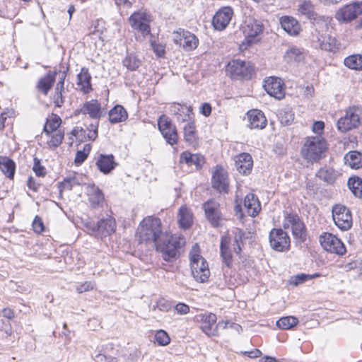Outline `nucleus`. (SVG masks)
<instances>
[{
    "instance_id": "0eeeda50",
    "label": "nucleus",
    "mask_w": 362,
    "mask_h": 362,
    "mask_svg": "<svg viewBox=\"0 0 362 362\" xmlns=\"http://www.w3.org/2000/svg\"><path fill=\"white\" fill-rule=\"evenodd\" d=\"M362 120V108L359 107H349L337 122V129L341 132H348L358 127Z\"/></svg>"
},
{
    "instance_id": "393cba45",
    "label": "nucleus",
    "mask_w": 362,
    "mask_h": 362,
    "mask_svg": "<svg viewBox=\"0 0 362 362\" xmlns=\"http://www.w3.org/2000/svg\"><path fill=\"white\" fill-rule=\"evenodd\" d=\"M96 165L100 172L108 174L117 165V163L115 161L113 155L101 154L96 161Z\"/></svg>"
},
{
    "instance_id": "7c9ffc66",
    "label": "nucleus",
    "mask_w": 362,
    "mask_h": 362,
    "mask_svg": "<svg viewBox=\"0 0 362 362\" xmlns=\"http://www.w3.org/2000/svg\"><path fill=\"white\" fill-rule=\"evenodd\" d=\"M180 162L182 163H185L189 166L194 165L198 169L203 165L204 159L200 154H192L189 151H185L180 155Z\"/></svg>"
},
{
    "instance_id": "b1692460",
    "label": "nucleus",
    "mask_w": 362,
    "mask_h": 362,
    "mask_svg": "<svg viewBox=\"0 0 362 362\" xmlns=\"http://www.w3.org/2000/svg\"><path fill=\"white\" fill-rule=\"evenodd\" d=\"M170 110L171 113L176 116L177 120L179 122H184L191 119L192 109L190 106L173 103L170 105Z\"/></svg>"
},
{
    "instance_id": "20e7f679",
    "label": "nucleus",
    "mask_w": 362,
    "mask_h": 362,
    "mask_svg": "<svg viewBox=\"0 0 362 362\" xmlns=\"http://www.w3.org/2000/svg\"><path fill=\"white\" fill-rule=\"evenodd\" d=\"M184 243V238L180 235H170L165 233L155 247L158 251L162 253V257L165 261H170L176 257L178 249Z\"/></svg>"
},
{
    "instance_id": "58836bf2",
    "label": "nucleus",
    "mask_w": 362,
    "mask_h": 362,
    "mask_svg": "<svg viewBox=\"0 0 362 362\" xmlns=\"http://www.w3.org/2000/svg\"><path fill=\"white\" fill-rule=\"evenodd\" d=\"M184 137L186 142L189 145L195 146L198 144V138L196 133L194 122H188L184 127Z\"/></svg>"
},
{
    "instance_id": "6ab92c4d",
    "label": "nucleus",
    "mask_w": 362,
    "mask_h": 362,
    "mask_svg": "<svg viewBox=\"0 0 362 362\" xmlns=\"http://www.w3.org/2000/svg\"><path fill=\"white\" fill-rule=\"evenodd\" d=\"M233 16V11L230 6H225L219 9L214 16L212 24L217 30H223L230 22Z\"/></svg>"
},
{
    "instance_id": "f03ea898",
    "label": "nucleus",
    "mask_w": 362,
    "mask_h": 362,
    "mask_svg": "<svg viewBox=\"0 0 362 362\" xmlns=\"http://www.w3.org/2000/svg\"><path fill=\"white\" fill-rule=\"evenodd\" d=\"M233 237L230 235L222 237L220 245L221 255L223 262L228 267H230L232 265V252L240 255L245 239V233L239 228H235L233 231Z\"/></svg>"
},
{
    "instance_id": "7ed1b4c3",
    "label": "nucleus",
    "mask_w": 362,
    "mask_h": 362,
    "mask_svg": "<svg viewBox=\"0 0 362 362\" xmlns=\"http://www.w3.org/2000/svg\"><path fill=\"white\" fill-rule=\"evenodd\" d=\"M327 149L326 141L320 136L308 137L300 153L308 162H318L324 157Z\"/></svg>"
},
{
    "instance_id": "2f4dec72",
    "label": "nucleus",
    "mask_w": 362,
    "mask_h": 362,
    "mask_svg": "<svg viewBox=\"0 0 362 362\" xmlns=\"http://www.w3.org/2000/svg\"><path fill=\"white\" fill-rule=\"evenodd\" d=\"M57 73L49 71L45 76L39 79L37 88L44 95H47L55 81Z\"/></svg>"
},
{
    "instance_id": "09e8293b",
    "label": "nucleus",
    "mask_w": 362,
    "mask_h": 362,
    "mask_svg": "<svg viewBox=\"0 0 362 362\" xmlns=\"http://www.w3.org/2000/svg\"><path fill=\"white\" fill-rule=\"evenodd\" d=\"M90 144H86L83 146V149L82 151H78L74 160L75 163L76 165H81L82 163H83L90 152Z\"/></svg>"
},
{
    "instance_id": "c756f323",
    "label": "nucleus",
    "mask_w": 362,
    "mask_h": 362,
    "mask_svg": "<svg viewBox=\"0 0 362 362\" xmlns=\"http://www.w3.org/2000/svg\"><path fill=\"white\" fill-rule=\"evenodd\" d=\"M280 23L281 28L290 35H297L300 30V24L293 17L282 16Z\"/></svg>"
},
{
    "instance_id": "39448f33",
    "label": "nucleus",
    "mask_w": 362,
    "mask_h": 362,
    "mask_svg": "<svg viewBox=\"0 0 362 362\" xmlns=\"http://www.w3.org/2000/svg\"><path fill=\"white\" fill-rule=\"evenodd\" d=\"M189 256L193 277L198 282H206L209 277L210 272L207 262L199 254L197 245L192 247Z\"/></svg>"
},
{
    "instance_id": "a18cd8bd",
    "label": "nucleus",
    "mask_w": 362,
    "mask_h": 362,
    "mask_svg": "<svg viewBox=\"0 0 362 362\" xmlns=\"http://www.w3.org/2000/svg\"><path fill=\"white\" fill-rule=\"evenodd\" d=\"M298 11L307 18H311L314 16V6L310 1H303L298 6Z\"/></svg>"
},
{
    "instance_id": "f3484780",
    "label": "nucleus",
    "mask_w": 362,
    "mask_h": 362,
    "mask_svg": "<svg viewBox=\"0 0 362 362\" xmlns=\"http://www.w3.org/2000/svg\"><path fill=\"white\" fill-rule=\"evenodd\" d=\"M263 87L269 95L276 99L281 100L285 96L284 83L280 78L269 77L264 80Z\"/></svg>"
},
{
    "instance_id": "4468645a",
    "label": "nucleus",
    "mask_w": 362,
    "mask_h": 362,
    "mask_svg": "<svg viewBox=\"0 0 362 362\" xmlns=\"http://www.w3.org/2000/svg\"><path fill=\"white\" fill-rule=\"evenodd\" d=\"M283 226L285 229L291 228L293 237L303 242L305 240V229L303 223L296 214H287L285 216Z\"/></svg>"
},
{
    "instance_id": "0e129e2a",
    "label": "nucleus",
    "mask_w": 362,
    "mask_h": 362,
    "mask_svg": "<svg viewBox=\"0 0 362 362\" xmlns=\"http://www.w3.org/2000/svg\"><path fill=\"white\" fill-rule=\"evenodd\" d=\"M78 185V182L76 181L75 177L73 178H66L62 182V185L64 189L71 190L74 185Z\"/></svg>"
},
{
    "instance_id": "4be33fe9",
    "label": "nucleus",
    "mask_w": 362,
    "mask_h": 362,
    "mask_svg": "<svg viewBox=\"0 0 362 362\" xmlns=\"http://www.w3.org/2000/svg\"><path fill=\"white\" fill-rule=\"evenodd\" d=\"M247 120L249 127L251 129H264L267 123V120L264 113L259 110H252L247 112Z\"/></svg>"
},
{
    "instance_id": "c9c22d12",
    "label": "nucleus",
    "mask_w": 362,
    "mask_h": 362,
    "mask_svg": "<svg viewBox=\"0 0 362 362\" xmlns=\"http://www.w3.org/2000/svg\"><path fill=\"white\" fill-rule=\"evenodd\" d=\"M345 164L353 169H359L362 167V153L352 151L344 156Z\"/></svg>"
},
{
    "instance_id": "052dcab7",
    "label": "nucleus",
    "mask_w": 362,
    "mask_h": 362,
    "mask_svg": "<svg viewBox=\"0 0 362 362\" xmlns=\"http://www.w3.org/2000/svg\"><path fill=\"white\" fill-rule=\"evenodd\" d=\"M98 121L92 123V130L88 131L87 137L89 140H95L98 137Z\"/></svg>"
},
{
    "instance_id": "423d86ee",
    "label": "nucleus",
    "mask_w": 362,
    "mask_h": 362,
    "mask_svg": "<svg viewBox=\"0 0 362 362\" xmlns=\"http://www.w3.org/2000/svg\"><path fill=\"white\" fill-rule=\"evenodd\" d=\"M262 24L254 18H247L243 26L245 40L240 45V49H247L248 46L258 42V36L262 33Z\"/></svg>"
},
{
    "instance_id": "4c0bfd02",
    "label": "nucleus",
    "mask_w": 362,
    "mask_h": 362,
    "mask_svg": "<svg viewBox=\"0 0 362 362\" xmlns=\"http://www.w3.org/2000/svg\"><path fill=\"white\" fill-rule=\"evenodd\" d=\"M202 325L201 329L208 336L214 335L215 329L214 327L216 322V316L213 313H209L202 317Z\"/></svg>"
},
{
    "instance_id": "ddd939ff",
    "label": "nucleus",
    "mask_w": 362,
    "mask_h": 362,
    "mask_svg": "<svg viewBox=\"0 0 362 362\" xmlns=\"http://www.w3.org/2000/svg\"><path fill=\"white\" fill-rule=\"evenodd\" d=\"M269 243L272 249L278 252L289 250L291 240L288 235L281 228H274L269 233Z\"/></svg>"
},
{
    "instance_id": "72a5a7b5",
    "label": "nucleus",
    "mask_w": 362,
    "mask_h": 362,
    "mask_svg": "<svg viewBox=\"0 0 362 362\" xmlns=\"http://www.w3.org/2000/svg\"><path fill=\"white\" fill-rule=\"evenodd\" d=\"M87 195L93 207L99 206L104 201V195L102 191L95 185H88Z\"/></svg>"
},
{
    "instance_id": "8fccbe9b",
    "label": "nucleus",
    "mask_w": 362,
    "mask_h": 362,
    "mask_svg": "<svg viewBox=\"0 0 362 362\" xmlns=\"http://www.w3.org/2000/svg\"><path fill=\"white\" fill-rule=\"evenodd\" d=\"M279 119L282 124L289 125L294 119V115L291 110L285 109L279 112Z\"/></svg>"
},
{
    "instance_id": "5fc2aeb1",
    "label": "nucleus",
    "mask_w": 362,
    "mask_h": 362,
    "mask_svg": "<svg viewBox=\"0 0 362 362\" xmlns=\"http://www.w3.org/2000/svg\"><path fill=\"white\" fill-rule=\"evenodd\" d=\"M172 305L170 301L165 298H160L154 307V309L157 308L159 310L163 312H168L170 310Z\"/></svg>"
},
{
    "instance_id": "680f3d73",
    "label": "nucleus",
    "mask_w": 362,
    "mask_h": 362,
    "mask_svg": "<svg viewBox=\"0 0 362 362\" xmlns=\"http://www.w3.org/2000/svg\"><path fill=\"white\" fill-rule=\"evenodd\" d=\"M175 308L177 313L180 315H186L189 312V307L187 304L182 303H177Z\"/></svg>"
},
{
    "instance_id": "9d476101",
    "label": "nucleus",
    "mask_w": 362,
    "mask_h": 362,
    "mask_svg": "<svg viewBox=\"0 0 362 362\" xmlns=\"http://www.w3.org/2000/svg\"><path fill=\"white\" fill-rule=\"evenodd\" d=\"M151 21V15L144 10L135 11L129 18V23L132 29L138 30L144 36L150 34Z\"/></svg>"
},
{
    "instance_id": "338daca9",
    "label": "nucleus",
    "mask_w": 362,
    "mask_h": 362,
    "mask_svg": "<svg viewBox=\"0 0 362 362\" xmlns=\"http://www.w3.org/2000/svg\"><path fill=\"white\" fill-rule=\"evenodd\" d=\"M200 112L205 117L210 115L211 112V106L209 103H205L200 107Z\"/></svg>"
},
{
    "instance_id": "bb28decb",
    "label": "nucleus",
    "mask_w": 362,
    "mask_h": 362,
    "mask_svg": "<svg viewBox=\"0 0 362 362\" xmlns=\"http://www.w3.org/2000/svg\"><path fill=\"white\" fill-rule=\"evenodd\" d=\"M81 112L95 119H98L102 116L101 105L97 100H91L85 103L81 109Z\"/></svg>"
},
{
    "instance_id": "f704fd0d",
    "label": "nucleus",
    "mask_w": 362,
    "mask_h": 362,
    "mask_svg": "<svg viewBox=\"0 0 362 362\" xmlns=\"http://www.w3.org/2000/svg\"><path fill=\"white\" fill-rule=\"evenodd\" d=\"M128 117L126 110L119 105H115L109 112V119L111 123L115 124L125 121Z\"/></svg>"
},
{
    "instance_id": "79ce46f5",
    "label": "nucleus",
    "mask_w": 362,
    "mask_h": 362,
    "mask_svg": "<svg viewBox=\"0 0 362 362\" xmlns=\"http://www.w3.org/2000/svg\"><path fill=\"white\" fill-rule=\"evenodd\" d=\"M284 59L287 62H300L304 59V53L301 49L291 46L286 50Z\"/></svg>"
},
{
    "instance_id": "f8f14e48",
    "label": "nucleus",
    "mask_w": 362,
    "mask_h": 362,
    "mask_svg": "<svg viewBox=\"0 0 362 362\" xmlns=\"http://www.w3.org/2000/svg\"><path fill=\"white\" fill-rule=\"evenodd\" d=\"M332 218L336 226L342 230H349L352 226V216L348 208L337 204L332 208Z\"/></svg>"
},
{
    "instance_id": "37998d69",
    "label": "nucleus",
    "mask_w": 362,
    "mask_h": 362,
    "mask_svg": "<svg viewBox=\"0 0 362 362\" xmlns=\"http://www.w3.org/2000/svg\"><path fill=\"white\" fill-rule=\"evenodd\" d=\"M344 65L355 70H362V54H352L344 59Z\"/></svg>"
},
{
    "instance_id": "a211bd4d",
    "label": "nucleus",
    "mask_w": 362,
    "mask_h": 362,
    "mask_svg": "<svg viewBox=\"0 0 362 362\" xmlns=\"http://www.w3.org/2000/svg\"><path fill=\"white\" fill-rule=\"evenodd\" d=\"M212 187L219 192L227 193L229 188L228 173L221 166L216 165L213 169Z\"/></svg>"
},
{
    "instance_id": "412c9836",
    "label": "nucleus",
    "mask_w": 362,
    "mask_h": 362,
    "mask_svg": "<svg viewBox=\"0 0 362 362\" xmlns=\"http://www.w3.org/2000/svg\"><path fill=\"white\" fill-rule=\"evenodd\" d=\"M96 227V229L93 230L95 235L100 238L106 237L115 231V221L112 218L102 219L98 221Z\"/></svg>"
},
{
    "instance_id": "6e6d98bb",
    "label": "nucleus",
    "mask_w": 362,
    "mask_h": 362,
    "mask_svg": "<svg viewBox=\"0 0 362 362\" xmlns=\"http://www.w3.org/2000/svg\"><path fill=\"white\" fill-rule=\"evenodd\" d=\"M33 170L35 173L36 175L39 177H43L45 175V169L42 165H41L40 160L38 159L37 158H34V165L33 167Z\"/></svg>"
},
{
    "instance_id": "a878e982",
    "label": "nucleus",
    "mask_w": 362,
    "mask_h": 362,
    "mask_svg": "<svg viewBox=\"0 0 362 362\" xmlns=\"http://www.w3.org/2000/svg\"><path fill=\"white\" fill-rule=\"evenodd\" d=\"M317 45L321 49L332 52H336L339 49L337 40L330 35H320L317 37Z\"/></svg>"
},
{
    "instance_id": "c85d7f7f",
    "label": "nucleus",
    "mask_w": 362,
    "mask_h": 362,
    "mask_svg": "<svg viewBox=\"0 0 362 362\" xmlns=\"http://www.w3.org/2000/svg\"><path fill=\"white\" fill-rule=\"evenodd\" d=\"M341 173L329 167H322L316 173V177L328 184H333L339 177Z\"/></svg>"
},
{
    "instance_id": "3c124183",
    "label": "nucleus",
    "mask_w": 362,
    "mask_h": 362,
    "mask_svg": "<svg viewBox=\"0 0 362 362\" xmlns=\"http://www.w3.org/2000/svg\"><path fill=\"white\" fill-rule=\"evenodd\" d=\"M64 89H59V88H54V93L52 96V100L54 105L61 107L64 103Z\"/></svg>"
},
{
    "instance_id": "9b49d317",
    "label": "nucleus",
    "mask_w": 362,
    "mask_h": 362,
    "mask_svg": "<svg viewBox=\"0 0 362 362\" xmlns=\"http://www.w3.org/2000/svg\"><path fill=\"white\" fill-rule=\"evenodd\" d=\"M173 40L176 45H179L186 51L196 49L199 44V40L193 33L180 28L173 33Z\"/></svg>"
},
{
    "instance_id": "864d4df0",
    "label": "nucleus",
    "mask_w": 362,
    "mask_h": 362,
    "mask_svg": "<svg viewBox=\"0 0 362 362\" xmlns=\"http://www.w3.org/2000/svg\"><path fill=\"white\" fill-rule=\"evenodd\" d=\"M140 61L134 56L130 55L123 60V64L131 71L136 70L140 66Z\"/></svg>"
},
{
    "instance_id": "bf43d9fd",
    "label": "nucleus",
    "mask_w": 362,
    "mask_h": 362,
    "mask_svg": "<svg viewBox=\"0 0 362 362\" xmlns=\"http://www.w3.org/2000/svg\"><path fill=\"white\" fill-rule=\"evenodd\" d=\"M151 47L158 57H163L165 54V46L155 42H151Z\"/></svg>"
},
{
    "instance_id": "cd10ccee",
    "label": "nucleus",
    "mask_w": 362,
    "mask_h": 362,
    "mask_svg": "<svg viewBox=\"0 0 362 362\" xmlns=\"http://www.w3.org/2000/svg\"><path fill=\"white\" fill-rule=\"evenodd\" d=\"M244 206L249 216L255 217L261 210V205L258 199L253 194H248L244 199Z\"/></svg>"
},
{
    "instance_id": "dca6fc26",
    "label": "nucleus",
    "mask_w": 362,
    "mask_h": 362,
    "mask_svg": "<svg viewBox=\"0 0 362 362\" xmlns=\"http://www.w3.org/2000/svg\"><path fill=\"white\" fill-rule=\"evenodd\" d=\"M320 243L326 251L331 253L342 255L346 252L343 243L332 233H324L321 235Z\"/></svg>"
},
{
    "instance_id": "69168bd1",
    "label": "nucleus",
    "mask_w": 362,
    "mask_h": 362,
    "mask_svg": "<svg viewBox=\"0 0 362 362\" xmlns=\"http://www.w3.org/2000/svg\"><path fill=\"white\" fill-rule=\"evenodd\" d=\"M325 124L323 122L317 121L314 122L313 125V131L316 134H321L324 129Z\"/></svg>"
},
{
    "instance_id": "e433bc0d",
    "label": "nucleus",
    "mask_w": 362,
    "mask_h": 362,
    "mask_svg": "<svg viewBox=\"0 0 362 362\" xmlns=\"http://www.w3.org/2000/svg\"><path fill=\"white\" fill-rule=\"evenodd\" d=\"M177 218L182 228L186 229L191 226L193 220L192 214L185 206H182L180 208Z\"/></svg>"
},
{
    "instance_id": "603ef678",
    "label": "nucleus",
    "mask_w": 362,
    "mask_h": 362,
    "mask_svg": "<svg viewBox=\"0 0 362 362\" xmlns=\"http://www.w3.org/2000/svg\"><path fill=\"white\" fill-rule=\"evenodd\" d=\"M155 340L160 346H166L170 343V338L165 331L160 329L155 334Z\"/></svg>"
},
{
    "instance_id": "49530a36",
    "label": "nucleus",
    "mask_w": 362,
    "mask_h": 362,
    "mask_svg": "<svg viewBox=\"0 0 362 362\" xmlns=\"http://www.w3.org/2000/svg\"><path fill=\"white\" fill-rule=\"evenodd\" d=\"M298 323V318L293 316H287L281 317L276 322V325L279 328L282 329H290L297 325Z\"/></svg>"
},
{
    "instance_id": "aec40b11",
    "label": "nucleus",
    "mask_w": 362,
    "mask_h": 362,
    "mask_svg": "<svg viewBox=\"0 0 362 362\" xmlns=\"http://www.w3.org/2000/svg\"><path fill=\"white\" fill-rule=\"evenodd\" d=\"M204 211L208 221L214 227L222 225L223 218L219 209V204L214 200L206 202L204 205Z\"/></svg>"
},
{
    "instance_id": "1a4fd4ad",
    "label": "nucleus",
    "mask_w": 362,
    "mask_h": 362,
    "mask_svg": "<svg viewBox=\"0 0 362 362\" xmlns=\"http://www.w3.org/2000/svg\"><path fill=\"white\" fill-rule=\"evenodd\" d=\"M226 71L232 78H249L253 74L254 68L249 62L236 59L228 62Z\"/></svg>"
},
{
    "instance_id": "ea45409f",
    "label": "nucleus",
    "mask_w": 362,
    "mask_h": 362,
    "mask_svg": "<svg viewBox=\"0 0 362 362\" xmlns=\"http://www.w3.org/2000/svg\"><path fill=\"white\" fill-rule=\"evenodd\" d=\"M61 123V118L58 115L52 114L47 119L43 132L46 135H49L52 132L57 130H63L60 128Z\"/></svg>"
},
{
    "instance_id": "5701e85b",
    "label": "nucleus",
    "mask_w": 362,
    "mask_h": 362,
    "mask_svg": "<svg viewBox=\"0 0 362 362\" xmlns=\"http://www.w3.org/2000/svg\"><path fill=\"white\" fill-rule=\"evenodd\" d=\"M253 165L252 156L247 153L238 155L235 158L236 170L241 174L247 175L250 173Z\"/></svg>"
},
{
    "instance_id": "f257e3e1",
    "label": "nucleus",
    "mask_w": 362,
    "mask_h": 362,
    "mask_svg": "<svg viewBox=\"0 0 362 362\" xmlns=\"http://www.w3.org/2000/svg\"><path fill=\"white\" fill-rule=\"evenodd\" d=\"M137 235L141 243L153 244L156 246L165 235L161 229V221L153 216L143 219L137 228Z\"/></svg>"
},
{
    "instance_id": "4d7b16f0",
    "label": "nucleus",
    "mask_w": 362,
    "mask_h": 362,
    "mask_svg": "<svg viewBox=\"0 0 362 362\" xmlns=\"http://www.w3.org/2000/svg\"><path fill=\"white\" fill-rule=\"evenodd\" d=\"M310 278V275L307 274H299L291 278L290 283L294 286H298V284H303Z\"/></svg>"
},
{
    "instance_id": "473e14b6",
    "label": "nucleus",
    "mask_w": 362,
    "mask_h": 362,
    "mask_svg": "<svg viewBox=\"0 0 362 362\" xmlns=\"http://www.w3.org/2000/svg\"><path fill=\"white\" fill-rule=\"evenodd\" d=\"M77 86L78 88L85 93L92 90L90 79L91 76L87 68L83 67L77 76Z\"/></svg>"
},
{
    "instance_id": "774afa93",
    "label": "nucleus",
    "mask_w": 362,
    "mask_h": 362,
    "mask_svg": "<svg viewBox=\"0 0 362 362\" xmlns=\"http://www.w3.org/2000/svg\"><path fill=\"white\" fill-rule=\"evenodd\" d=\"M1 315L3 317L11 320L14 317V312L10 308H4L1 311Z\"/></svg>"
},
{
    "instance_id": "c03bdc74",
    "label": "nucleus",
    "mask_w": 362,
    "mask_h": 362,
    "mask_svg": "<svg viewBox=\"0 0 362 362\" xmlns=\"http://www.w3.org/2000/svg\"><path fill=\"white\" fill-rule=\"evenodd\" d=\"M348 186L355 197L362 198V179L351 177L348 180Z\"/></svg>"
},
{
    "instance_id": "de8ad7c7",
    "label": "nucleus",
    "mask_w": 362,
    "mask_h": 362,
    "mask_svg": "<svg viewBox=\"0 0 362 362\" xmlns=\"http://www.w3.org/2000/svg\"><path fill=\"white\" fill-rule=\"evenodd\" d=\"M50 139L47 141V145L49 147L57 148L62 143L64 136V130H57L56 132H52L49 135Z\"/></svg>"
},
{
    "instance_id": "e2e57ef3",
    "label": "nucleus",
    "mask_w": 362,
    "mask_h": 362,
    "mask_svg": "<svg viewBox=\"0 0 362 362\" xmlns=\"http://www.w3.org/2000/svg\"><path fill=\"white\" fill-rule=\"evenodd\" d=\"M93 288V285L90 281H86L76 287V291L79 293H82L83 292L88 291L89 290H92Z\"/></svg>"
},
{
    "instance_id": "6e6552de",
    "label": "nucleus",
    "mask_w": 362,
    "mask_h": 362,
    "mask_svg": "<svg viewBox=\"0 0 362 362\" xmlns=\"http://www.w3.org/2000/svg\"><path fill=\"white\" fill-rule=\"evenodd\" d=\"M362 14V1H356L341 7L336 13V18L343 23H348ZM356 29L362 28V18L356 23Z\"/></svg>"
},
{
    "instance_id": "a19ab883",
    "label": "nucleus",
    "mask_w": 362,
    "mask_h": 362,
    "mask_svg": "<svg viewBox=\"0 0 362 362\" xmlns=\"http://www.w3.org/2000/svg\"><path fill=\"white\" fill-rule=\"evenodd\" d=\"M16 164L7 157H0V170L8 178L14 177Z\"/></svg>"
},
{
    "instance_id": "2eb2a0df",
    "label": "nucleus",
    "mask_w": 362,
    "mask_h": 362,
    "mask_svg": "<svg viewBox=\"0 0 362 362\" xmlns=\"http://www.w3.org/2000/svg\"><path fill=\"white\" fill-rule=\"evenodd\" d=\"M159 131L166 140L167 143L171 146L177 144L178 135L176 128L172 124L170 119L166 115H161L158 120Z\"/></svg>"
},
{
    "instance_id": "13d9d810",
    "label": "nucleus",
    "mask_w": 362,
    "mask_h": 362,
    "mask_svg": "<svg viewBox=\"0 0 362 362\" xmlns=\"http://www.w3.org/2000/svg\"><path fill=\"white\" fill-rule=\"evenodd\" d=\"M33 228L35 233H41L44 231L45 227L40 217L36 216L33 222Z\"/></svg>"
}]
</instances>
